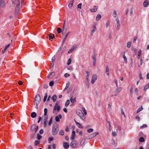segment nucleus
Listing matches in <instances>:
<instances>
[{
    "instance_id": "nucleus-10",
    "label": "nucleus",
    "mask_w": 149,
    "mask_h": 149,
    "mask_svg": "<svg viewBox=\"0 0 149 149\" xmlns=\"http://www.w3.org/2000/svg\"><path fill=\"white\" fill-rule=\"evenodd\" d=\"M74 121L76 123V125L80 128L82 129L83 127L82 125L80 123L77 122L74 119Z\"/></svg>"
},
{
    "instance_id": "nucleus-63",
    "label": "nucleus",
    "mask_w": 149,
    "mask_h": 149,
    "mask_svg": "<svg viewBox=\"0 0 149 149\" xmlns=\"http://www.w3.org/2000/svg\"><path fill=\"white\" fill-rule=\"evenodd\" d=\"M137 38L136 37H135L134 38V39H133V42H134V43H135L136 42V39Z\"/></svg>"
},
{
    "instance_id": "nucleus-55",
    "label": "nucleus",
    "mask_w": 149,
    "mask_h": 149,
    "mask_svg": "<svg viewBox=\"0 0 149 149\" xmlns=\"http://www.w3.org/2000/svg\"><path fill=\"white\" fill-rule=\"evenodd\" d=\"M84 143V141L83 140H82L80 142V145L81 146L83 145Z\"/></svg>"
},
{
    "instance_id": "nucleus-11",
    "label": "nucleus",
    "mask_w": 149,
    "mask_h": 149,
    "mask_svg": "<svg viewBox=\"0 0 149 149\" xmlns=\"http://www.w3.org/2000/svg\"><path fill=\"white\" fill-rule=\"evenodd\" d=\"M77 47L76 46H73L71 47V49L68 52V53H70L72 52L74 50L76 49Z\"/></svg>"
},
{
    "instance_id": "nucleus-45",
    "label": "nucleus",
    "mask_w": 149,
    "mask_h": 149,
    "mask_svg": "<svg viewBox=\"0 0 149 149\" xmlns=\"http://www.w3.org/2000/svg\"><path fill=\"white\" fill-rule=\"evenodd\" d=\"M42 138V136L41 135H40L39 134H38L37 135V139L39 140H40Z\"/></svg>"
},
{
    "instance_id": "nucleus-21",
    "label": "nucleus",
    "mask_w": 149,
    "mask_h": 149,
    "mask_svg": "<svg viewBox=\"0 0 149 149\" xmlns=\"http://www.w3.org/2000/svg\"><path fill=\"white\" fill-rule=\"evenodd\" d=\"M37 116L36 113L35 112H33L31 113V116L32 118H35Z\"/></svg>"
},
{
    "instance_id": "nucleus-38",
    "label": "nucleus",
    "mask_w": 149,
    "mask_h": 149,
    "mask_svg": "<svg viewBox=\"0 0 149 149\" xmlns=\"http://www.w3.org/2000/svg\"><path fill=\"white\" fill-rule=\"evenodd\" d=\"M117 14L116 11L114 10L113 14V16L114 17H116L117 16Z\"/></svg>"
},
{
    "instance_id": "nucleus-20",
    "label": "nucleus",
    "mask_w": 149,
    "mask_h": 149,
    "mask_svg": "<svg viewBox=\"0 0 149 149\" xmlns=\"http://www.w3.org/2000/svg\"><path fill=\"white\" fill-rule=\"evenodd\" d=\"M97 7L96 6H94L93 7V8L92 9H90V10L92 12H95L97 11Z\"/></svg>"
},
{
    "instance_id": "nucleus-60",
    "label": "nucleus",
    "mask_w": 149,
    "mask_h": 149,
    "mask_svg": "<svg viewBox=\"0 0 149 149\" xmlns=\"http://www.w3.org/2000/svg\"><path fill=\"white\" fill-rule=\"evenodd\" d=\"M81 5H82V4L81 3H80L77 6L79 8H81Z\"/></svg>"
},
{
    "instance_id": "nucleus-41",
    "label": "nucleus",
    "mask_w": 149,
    "mask_h": 149,
    "mask_svg": "<svg viewBox=\"0 0 149 149\" xmlns=\"http://www.w3.org/2000/svg\"><path fill=\"white\" fill-rule=\"evenodd\" d=\"M59 134L60 135H63L64 134V132L62 130H61L60 131Z\"/></svg>"
},
{
    "instance_id": "nucleus-5",
    "label": "nucleus",
    "mask_w": 149,
    "mask_h": 149,
    "mask_svg": "<svg viewBox=\"0 0 149 149\" xmlns=\"http://www.w3.org/2000/svg\"><path fill=\"white\" fill-rule=\"evenodd\" d=\"M121 87H120L117 88L114 91V95H111V97H112L113 96H116L117 95L119 94V92L121 91Z\"/></svg>"
},
{
    "instance_id": "nucleus-26",
    "label": "nucleus",
    "mask_w": 149,
    "mask_h": 149,
    "mask_svg": "<svg viewBox=\"0 0 149 149\" xmlns=\"http://www.w3.org/2000/svg\"><path fill=\"white\" fill-rule=\"evenodd\" d=\"M149 88V83L147 84L144 87V90L146 91V90Z\"/></svg>"
},
{
    "instance_id": "nucleus-61",
    "label": "nucleus",
    "mask_w": 149,
    "mask_h": 149,
    "mask_svg": "<svg viewBox=\"0 0 149 149\" xmlns=\"http://www.w3.org/2000/svg\"><path fill=\"white\" fill-rule=\"evenodd\" d=\"M10 44H8L7 45H6L5 48V49H7L8 48V47L10 46Z\"/></svg>"
},
{
    "instance_id": "nucleus-3",
    "label": "nucleus",
    "mask_w": 149,
    "mask_h": 149,
    "mask_svg": "<svg viewBox=\"0 0 149 149\" xmlns=\"http://www.w3.org/2000/svg\"><path fill=\"white\" fill-rule=\"evenodd\" d=\"M61 109L60 106L58 105V103H56L54 108L53 113L55 114H56Z\"/></svg>"
},
{
    "instance_id": "nucleus-46",
    "label": "nucleus",
    "mask_w": 149,
    "mask_h": 149,
    "mask_svg": "<svg viewBox=\"0 0 149 149\" xmlns=\"http://www.w3.org/2000/svg\"><path fill=\"white\" fill-rule=\"evenodd\" d=\"M131 46V43L130 42H127V47L128 48H130Z\"/></svg>"
},
{
    "instance_id": "nucleus-29",
    "label": "nucleus",
    "mask_w": 149,
    "mask_h": 149,
    "mask_svg": "<svg viewBox=\"0 0 149 149\" xmlns=\"http://www.w3.org/2000/svg\"><path fill=\"white\" fill-rule=\"evenodd\" d=\"M117 131L118 129H117L116 132H112V135L113 136H115L116 135L118 132Z\"/></svg>"
},
{
    "instance_id": "nucleus-24",
    "label": "nucleus",
    "mask_w": 149,
    "mask_h": 149,
    "mask_svg": "<svg viewBox=\"0 0 149 149\" xmlns=\"http://www.w3.org/2000/svg\"><path fill=\"white\" fill-rule=\"evenodd\" d=\"M141 49H139V50L137 56V58L138 59L140 58V56L141 55Z\"/></svg>"
},
{
    "instance_id": "nucleus-58",
    "label": "nucleus",
    "mask_w": 149,
    "mask_h": 149,
    "mask_svg": "<svg viewBox=\"0 0 149 149\" xmlns=\"http://www.w3.org/2000/svg\"><path fill=\"white\" fill-rule=\"evenodd\" d=\"M53 138H52V137H49L48 139V141H52L53 140ZM49 143H50V142H49Z\"/></svg>"
},
{
    "instance_id": "nucleus-18",
    "label": "nucleus",
    "mask_w": 149,
    "mask_h": 149,
    "mask_svg": "<svg viewBox=\"0 0 149 149\" xmlns=\"http://www.w3.org/2000/svg\"><path fill=\"white\" fill-rule=\"evenodd\" d=\"M149 2L147 0H146L145 1L143 2V5L144 7H147L149 5Z\"/></svg>"
},
{
    "instance_id": "nucleus-28",
    "label": "nucleus",
    "mask_w": 149,
    "mask_h": 149,
    "mask_svg": "<svg viewBox=\"0 0 149 149\" xmlns=\"http://www.w3.org/2000/svg\"><path fill=\"white\" fill-rule=\"evenodd\" d=\"M101 18V16L100 14H98L96 18V21H98L99 20V19H100Z\"/></svg>"
},
{
    "instance_id": "nucleus-8",
    "label": "nucleus",
    "mask_w": 149,
    "mask_h": 149,
    "mask_svg": "<svg viewBox=\"0 0 149 149\" xmlns=\"http://www.w3.org/2000/svg\"><path fill=\"white\" fill-rule=\"evenodd\" d=\"M97 79V77L96 75H94L92 77L91 82L92 84H93L95 81Z\"/></svg>"
},
{
    "instance_id": "nucleus-51",
    "label": "nucleus",
    "mask_w": 149,
    "mask_h": 149,
    "mask_svg": "<svg viewBox=\"0 0 149 149\" xmlns=\"http://www.w3.org/2000/svg\"><path fill=\"white\" fill-rule=\"evenodd\" d=\"M110 24V22L109 21H107L106 24V27H108Z\"/></svg>"
},
{
    "instance_id": "nucleus-50",
    "label": "nucleus",
    "mask_w": 149,
    "mask_h": 149,
    "mask_svg": "<svg viewBox=\"0 0 149 149\" xmlns=\"http://www.w3.org/2000/svg\"><path fill=\"white\" fill-rule=\"evenodd\" d=\"M143 62V60L142 58H141L140 59V65H138L139 66V67H140V65H141L142 64Z\"/></svg>"
},
{
    "instance_id": "nucleus-59",
    "label": "nucleus",
    "mask_w": 149,
    "mask_h": 149,
    "mask_svg": "<svg viewBox=\"0 0 149 149\" xmlns=\"http://www.w3.org/2000/svg\"><path fill=\"white\" fill-rule=\"evenodd\" d=\"M134 56L136 53V49L135 48L134 49Z\"/></svg>"
},
{
    "instance_id": "nucleus-47",
    "label": "nucleus",
    "mask_w": 149,
    "mask_h": 149,
    "mask_svg": "<svg viewBox=\"0 0 149 149\" xmlns=\"http://www.w3.org/2000/svg\"><path fill=\"white\" fill-rule=\"evenodd\" d=\"M147 127V125L146 124H143L142 126L140 127L141 128H143L146 127Z\"/></svg>"
},
{
    "instance_id": "nucleus-14",
    "label": "nucleus",
    "mask_w": 149,
    "mask_h": 149,
    "mask_svg": "<svg viewBox=\"0 0 149 149\" xmlns=\"http://www.w3.org/2000/svg\"><path fill=\"white\" fill-rule=\"evenodd\" d=\"M116 21L117 22V30H119L120 29V21L118 18H116Z\"/></svg>"
},
{
    "instance_id": "nucleus-33",
    "label": "nucleus",
    "mask_w": 149,
    "mask_h": 149,
    "mask_svg": "<svg viewBox=\"0 0 149 149\" xmlns=\"http://www.w3.org/2000/svg\"><path fill=\"white\" fill-rule=\"evenodd\" d=\"M52 119L53 118L52 117H51L48 123V125H50L52 124Z\"/></svg>"
},
{
    "instance_id": "nucleus-53",
    "label": "nucleus",
    "mask_w": 149,
    "mask_h": 149,
    "mask_svg": "<svg viewBox=\"0 0 149 149\" xmlns=\"http://www.w3.org/2000/svg\"><path fill=\"white\" fill-rule=\"evenodd\" d=\"M36 126V125H33L31 126V129L32 130H33L34 128L35 129Z\"/></svg>"
},
{
    "instance_id": "nucleus-22",
    "label": "nucleus",
    "mask_w": 149,
    "mask_h": 149,
    "mask_svg": "<svg viewBox=\"0 0 149 149\" xmlns=\"http://www.w3.org/2000/svg\"><path fill=\"white\" fill-rule=\"evenodd\" d=\"M55 37L54 35L52 33L50 34L49 35V40L53 39Z\"/></svg>"
},
{
    "instance_id": "nucleus-54",
    "label": "nucleus",
    "mask_w": 149,
    "mask_h": 149,
    "mask_svg": "<svg viewBox=\"0 0 149 149\" xmlns=\"http://www.w3.org/2000/svg\"><path fill=\"white\" fill-rule=\"evenodd\" d=\"M39 143V141H35V144L36 146H37Z\"/></svg>"
},
{
    "instance_id": "nucleus-15",
    "label": "nucleus",
    "mask_w": 149,
    "mask_h": 149,
    "mask_svg": "<svg viewBox=\"0 0 149 149\" xmlns=\"http://www.w3.org/2000/svg\"><path fill=\"white\" fill-rule=\"evenodd\" d=\"M62 118V116L61 114H59L58 116H56L55 117V120L56 122H59L60 121V119Z\"/></svg>"
},
{
    "instance_id": "nucleus-36",
    "label": "nucleus",
    "mask_w": 149,
    "mask_h": 149,
    "mask_svg": "<svg viewBox=\"0 0 149 149\" xmlns=\"http://www.w3.org/2000/svg\"><path fill=\"white\" fill-rule=\"evenodd\" d=\"M57 31L58 33H60L62 32L61 29L60 28H58L57 29Z\"/></svg>"
},
{
    "instance_id": "nucleus-35",
    "label": "nucleus",
    "mask_w": 149,
    "mask_h": 149,
    "mask_svg": "<svg viewBox=\"0 0 149 149\" xmlns=\"http://www.w3.org/2000/svg\"><path fill=\"white\" fill-rule=\"evenodd\" d=\"M47 93H46L43 99V101L44 102H45L46 101V99L47 98Z\"/></svg>"
},
{
    "instance_id": "nucleus-30",
    "label": "nucleus",
    "mask_w": 149,
    "mask_h": 149,
    "mask_svg": "<svg viewBox=\"0 0 149 149\" xmlns=\"http://www.w3.org/2000/svg\"><path fill=\"white\" fill-rule=\"evenodd\" d=\"M70 100H67L66 101V102L65 103V106L66 107L68 106L70 104Z\"/></svg>"
},
{
    "instance_id": "nucleus-42",
    "label": "nucleus",
    "mask_w": 149,
    "mask_h": 149,
    "mask_svg": "<svg viewBox=\"0 0 149 149\" xmlns=\"http://www.w3.org/2000/svg\"><path fill=\"white\" fill-rule=\"evenodd\" d=\"M72 60L70 58H69L67 62V64L68 65L70 64Z\"/></svg>"
},
{
    "instance_id": "nucleus-12",
    "label": "nucleus",
    "mask_w": 149,
    "mask_h": 149,
    "mask_svg": "<svg viewBox=\"0 0 149 149\" xmlns=\"http://www.w3.org/2000/svg\"><path fill=\"white\" fill-rule=\"evenodd\" d=\"M58 132L56 129L55 127L53 128L52 129V134L53 135H56Z\"/></svg>"
},
{
    "instance_id": "nucleus-64",
    "label": "nucleus",
    "mask_w": 149,
    "mask_h": 149,
    "mask_svg": "<svg viewBox=\"0 0 149 149\" xmlns=\"http://www.w3.org/2000/svg\"><path fill=\"white\" fill-rule=\"evenodd\" d=\"M39 133L40 134H42L43 133V129H41L39 132Z\"/></svg>"
},
{
    "instance_id": "nucleus-25",
    "label": "nucleus",
    "mask_w": 149,
    "mask_h": 149,
    "mask_svg": "<svg viewBox=\"0 0 149 149\" xmlns=\"http://www.w3.org/2000/svg\"><path fill=\"white\" fill-rule=\"evenodd\" d=\"M57 98V96L56 95H54L52 97V99L53 100L54 102L56 101Z\"/></svg>"
},
{
    "instance_id": "nucleus-16",
    "label": "nucleus",
    "mask_w": 149,
    "mask_h": 149,
    "mask_svg": "<svg viewBox=\"0 0 149 149\" xmlns=\"http://www.w3.org/2000/svg\"><path fill=\"white\" fill-rule=\"evenodd\" d=\"M55 73L54 72H53L49 76H47V77L49 79H51L53 77Z\"/></svg>"
},
{
    "instance_id": "nucleus-37",
    "label": "nucleus",
    "mask_w": 149,
    "mask_h": 149,
    "mask_svg": "<svg viewBox=\"0 0 149 149\" xmlns=\"http://www.w3.org/2000/svg\"><path fill=\"white\" fill-rule=\"evenodd\" d=\"M139 141L141 142H143L144 141V139L143 137H140L139 139Z\"/></svg>"
},
{
    "instance_id": "nucleus-40",
    "label": "nucleus",
    "mask_w": 149,
    "mask_h": 149,
    "mask_svg": "<svg viewBox=\"0 0 149 149\" xmlns=\"http://www.w3.org/2000/svg\"><path fill=\"white\" fill-rule=\"evenodd\" d=\"M93 129L89 128L87 130V132L88 133H90L93 131Z\"/></svg>"
},
{
    "instance_id": "nucleus-62",
    "label": "nucleus",
    "mask_w": 149,
    "mask_h": 149,
    "mask_svg": "<svg viewBox=\"0 0 149 149\" xmlns=\"http://www.w3.org/2000/svg\"><path fill=\"white\" fill-rule=\"evenodd\" d=\"M70 76V75L68 74V73H65V75L64 76L65 77H68Z\"/></svg>"
},
{
    "instance_id": "nucleus-13",
    "label": "nucleus",
    "mask_w": 149,
    "mask_h": 149,
    "mask_svg": "<svg viewBox=\"0 0 149 149\" xmlns=\"http://www.w3.org/2000/svg\"><path fill=\"white\" fill-rule=\"evenodd\" d=\"M125 52H124L122 54L123 57L124 59V61L126 63H127V59L125 56Z\"/></svg>"
},
{
    "instance_id": "nucleus-7",
    "label": "nucleus",
    "mask_w": 149,
    "mask_h": 149,
    "mask_svg": "<svg viewBox=\"0 0 149 149\" xmlns=\"http://www.w3.org/2000/svg\"><path fill=\"white\" fill-rule=\"evenodd\" d=\"M44 116H45L44 117L45 121H47L48 119V116L47 115V108H45L44 109Z\"/></svg>"
},
{
    "instance_id": "nucleus-57",
    "label": "nucleus",
    "mask_w": 149,
    "mask_h": 149,
    "mask_svg": "<svg viewBox=\"0 0 149 149\" xmlns=\"http://www.w3.org/2000/svg\"><path fill=\"white\" fill-rule=\"evenodd\" d=\"M54 84V82L53 81H51L49 83L50 86H52Z\"/></svg>"
},
{
    "instance_id": "nucleus-56",
    "label": "nucleus",
    "mask_w": 149,
    "mask_h": 149,
    "mask_svg": "<svg viewBox=\"0 0 149 149\" xmlns=\"http://www.w3.org/2000/svg\"><path fill=\"white\" fill-rule=\"evenodd\" d=\"M143 109L142 107H141L140 108H139L137 111V113L140 112Z\"/></svg>"
},
{
    "instance_id": "nucleus-17",
    "label": "nucleus",
    "mask_w": 149,
    "mask_h": 149,
    "mask_svg": "<svg viewBox=\"0 0 149 149\" xmlns=\"http://www.w3.org/2000/svg\"><path fill=\"white\" fill-rule=\"evenodd\" d=\"M63 146L64 148L68 149L69 146V145L68 143L64 142L63 143Z\"/></svg>"
},
{
    "instance_id": "nucleus-2",
    "label": "nucleus",
    "mask_w": 149,
    "mask_h": 149,
    "mask_svg": "<svg viewBox=\"0 0 149 149\" xmlns=\"http://www.w3.org/2000/svg\"><path fill=\"white\" fill-rule=\"evenodd\" d=\"M76 113L79 117L81 120H84L85 119L86 117L81 110L79 109L77 110Z\"/></svg>"
},
{
    "instance_id": "nucleus-32",
    "label": "nucleus",
    "mask_w": 149,
    "mask_h": 149,
    "mask_svg": "<svg viewBox=\"0 0 149 149\" xmlns=\"http://www.w3.org/2000/svg\"><path fill=\"white\" fill-rule=\"evenodd\" d=\"M70 33V32H68V33H67L66 34L65 38L63 39V42L65 41V40H66L67 37V36Z\"/></svg>"
},
{
    "instance_id": "nucleus-31",
    "label": "nucleus",
    "mask_w": 149,
    "mask_h": 149,
    "mask_svg": "<svg viewBox=\"0 0 149 149\" xmlns=\"http://www.w3.org/2000/svg\"><path fill=\"white\" fill-rule=\"evenodd\" d=\"M130 94L131 96H132L133 94V88L132 87H131L130 89Z\"/></svg>"
},
{
    "instance_id": "nucleus-34",
    "label": "nucleus",
    "mask_w": 149,
    "mask_h": 149,
    "mask_svg": "<svg viewBox=\"0 0 149 149\" xmlns=\"http://www.w3.org/2000/svg\"><path fill=\"white\" fill-rule=\"evenodd\" d=\"M82 110L83 111L85 115H87V112L86 110L85 109V108L83 107L82 108Z\"/></svg>"
},
{
    "instance_id": "nucleus-44",
    "label": "nucleus",
    "mask_w": 149,
    "mask_h": 149,
    "mask_svg": "<svg viewBox=\"0 0 149 149\" xmlns=\"http://www.w3.org/2000/svg\"><path fill=\"white\" fill-rule=\"evenodd\" d=\"M75 138V135L72 134L71 136L70 137V139L72 140H73Z\"/></svg>"
},
{
    "instance_id": "nucleus-43",
    "label": "nucleus",
    "mask_w": 149,
    "mask_h": 149,
    "mask_svg": "<svg viewBox=\"0 0 149 149\" xmlns=\"http://www.w3.org/2000/svg\"><path fill=\"white\" fill-rule=\"evenodd\" d=\"M121 114H122V115H124V116L125 117V115L124 112V111H123V109L122 108H121Z\"/></svg>"
},
{
    "instance_id": "nucleus-27",
    "label": "nucleus",
    "mask_w": 149,
    "mask_h": 149,
    "mask_svg": "<svg viewBox=\"0 0 149 149\" xmlns=\"http://www.w3.org/2000/svg\"><path fill=\"white\" fill-rule=\"evenodd\" d=\"M99 134V133L97 132L95 133H93L91 135V137L93 138L96 136L97 135Z\"/></svg>"
},
{
    "instance_id": "nucleus-4",
    "label": "nucleus",
    "mask_w": 149,
    "mask_h": 149,
    "mask_svg": "<svg viewBox=\"0 0 149 149\" xmlns=\"http://www.w3.org/2000/svg\"><path fill=\"white\" fill-rule=\"evenodd\" d=\"M14 3L17 5L15 11L16 13H17L19 11V9L20 2L19 0H15Z\"/></svg>"
},
{
    "instance_id": "nucleus-1",
    "label": "nucleus",
    "mask_w": 149,
    "mask_h": 149,
    "mask_svg": "<svg viewBox=\"0 0 149 149\" xmlns=\"http://www.w3.org/2000/svg\"><path fill=\"white\" fill-rule=\"evenodd\" d=\"M41 98L39 95H36L34 99V105L36 109L38 108V104L41 101Z\"/></svg>"
},
{
    "instance_id": "nucleus-6",
    "label": "nucleus",
    "mask_w": 149,
    "mask_h": 149,
    "mask_svg": "<svg viewBox=\"0 0 149 149\" xmlns=\"http://www.w3.org/2000/svg\"><path fill=\"white\" fill-rule=\"evenodd\" d=\"M78 143L75 141H73L70 143V146L73 148H75L77 147Z\"/></svg>"
},
{
    "instance_id": "nucleus-48",
    "label": "nucleus",
    "mask_w": 149,
    "mask_h": 149,
    "mask_svg": "<svg viewBox=\"0 0 149 149\" xmlns=\"http://www.w3.org/2000/svg\"><path fill=\"white\" fill-rule=\"evenodd\" d=\"M130 15L132 16V15L133 13V10L132 8H131L130 10Z\"/></svg>"
},
{
    "instance_id": "nucleus-9",
    "label": "nucleus",
    "mask_w": 149,
    "mask_h": 149,
    "mask_svg": "<svg viewBox=\"0 0 149 149\" xmlns=\"http://www.w3.org/2000/svg\"><path fill=\"white\" fill-rule=\"evenodd\" d=\"M5 6V3L3 0H0V9L4 7Z\"/></svg>"
},
{
    "instance_id": "nucleus-39",
    "label": "nucleus",
    "mask_w": 149,
    "mask_h": 149,
    "mask_svg": "<svg viewBox=\"0 0 149 149\" xmlns=\"http://www.w3.org/2000/svg\"><path fill=\"white\" fill-rule=\"evenodd\" d=\"M70 100L71 102L74 103V102H75L76 101V98H75L74 99L71 98L70 99Z\"/></svg>"
},
{
    "instance_id": "nucleus-23",
    "label": "nucleus",
    "mask_w": 149,
    "mask_h": 149,
    "mask_svg": "<svg viewBox=\"0 0 149 149\" xmlns=\"http://www.w3.org/2000/svg\"><path fill=\"white\" fill-rule=\"evenodd\" d=\"M109 68L108 66H107L106 67V73L109 76Z\"/></svg>"
},
{
    "instance_id": "nucleus-19",
    "label": "nucleus",
    "mask_w": 149,
    "mask_h": 149,
    "mask_svg": "<svg viewBox=\"0 0 149 149\" xmlns=\"http://www.w3.org/2000/svg\"><path fill=\"white\" fill-rule=\"evenodd\" d=\"M74 2V0H72L71 1L68 5V7L70 8L71 9L73 5V3Z\"/></svg>"
},
{
    "instance_id": "nucleus-52",
    "label": "nucleus",
    "mask_w": 149,
    "mask_h": 149,
    "mask_svg": "<svg viewBox=\"0 0 149 149\" xmlns=\"http://www.w3.org/2000/svg\"><path fill=\"white\" fill-rule=\"evenodd\" d=\"M67 31V28H63L62 31L66 32Z\"/></svg>"
},
{
    "instance_id": "nucleus-49",
    "label": "nucleus",
    "mask_w": 149,
    "mask_h": 149,
    "mask_svg": "<svg viewBox=\"0 0 149 149\" xmlns=\"http://www.w3.org/2000/svg\"><path fill=\"white\" fill-rule=\"evenodd\" d=\"M114 82L115 83L116 85V86L117 87H118V81L116 79H115L114 80Z\"/></svg>"
}]
</instances>
